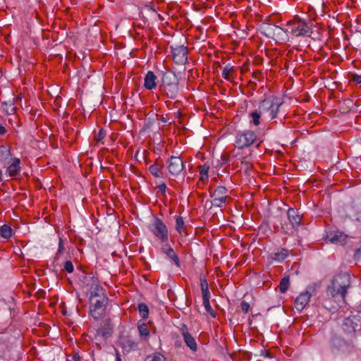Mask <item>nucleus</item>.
Instances as JSON below:
<instances>
[{
	"label": "nucleus",
	"instance_id": "9d476101",
	"mask_svg": "<svg viewBox=\"0 0 361 361\" xmlns=\"http://www.w3.org/2000/svg\"><path fill=\"white\" fill-rule=\"evenodd\" d=\"M173 61L180 65H184L188 61V49L183 45L171 47Z\"/></svg>",
	"mask_w": 361,
	"mask_h": 361
},
{
	"label": "nucleus",
	"instance_id": "4468645a",
	"mask_svg": "<svg viewBox=\"0 0 361 361\" xmlns=\"http://www.w3.org/2000/svg\"><path fill=\"white\" fill-rule=\"evenodd\" d=\"M311 296L312 294L309 290L301 293L295 300L294 305L295 309L299 312H302L310 302Z\"/></svg>",
	"mask_w": 361,
	"mask_h": 361
},
{
	"label": "nucleus",
	"instance_id": "a19ab883",
	"mask_svg": "<svg viewBox=\"0 0 361 361\" xmlns=\"http://www.w3.org/2000/svg\"><path fill=\"white\" fill-rule=\"evenodd\" d=\"M180 331L183 337L184 333H189L188 327L185 324H182L181 327L180 328Z\"/></svg>",
	"mask_w": 361,
	"mask_h": 361
},
{
	"label": "nucleus",
	"instance_id": "f257e3e1",
	"mask_svg": "<svg viewBox=\"0 0 361 361\" xmlns=\"http://www.w3.org/2000/svg\"><path fill=\"white\" fill-rule=\"evenodd\" d=\"M350 276L348 273H340L334 276L327 288V295L333 298H340L345 302L348 288L350 287Z\"/></svg>",
	"mask_w": 361,
	"mask_h": 361
},
{
	"label": "nucleus",
	"instance_id": "f03ea898",
	"mask_svg": "<svg viewBox=\"0 0 361 361\" xmlns=\"http://www.w3.org/2000/svg\"><path fill=\"white\" fill-rule=\"evenodd\" d=\"M161 91L169 99H176L178 93V80L173 72L162 74Z\"/></svg>",
	"mask_w": 361,
	"mask_h": 361
},
{
	"label": "nucleus",
	"instance_id": "5fc2aeb1",
	"mask_svg": "<svg viewBox=\"0 0 361 361\" xmlns=\"http://www.w3.org/2000/svg\"><path fill=\"white\" fill-rule=\"evenodd\" d=\"M2 172H1V170L0 169V175H1Z\"/></svg>",
	"mask_w": 361,
	"mask_h": 361
},
{
	"label": "nucleus",
	"instance_id": "ddd939ff",
	"mask_svg": "<svg viewBox=\"0 0 361 361\" xmlns=\"http://www.w3.org/2000/svg\"><path fill=\"white\" fill-rule=\"evenodd\" d=\"M119 343L123 350L127 353L131 350H137L139 349L138 343L131 336L122 335L119 338Z\"/></svg>",
	"mask_w": 361,
	"mask_h": 361
},
{
	"label": "nucleus",
	"instance_id": "a878e982",
	"mask_svg": "<svg viewBox=\"0 0 361 361\" xmlns=\"http://www.w3.org/2000/svg\"><path fill=\"white\" fill-rule=\"evenodd\" d=\"M261 115H262V114L261 112H259V110L258 109L250 113V116L252 118L251 122L255 126L259 125V123H260L259 119H260Z\"/></svg>",
	"mask_w": 361,
	"mask_h": 361
},
{
	"label": "nucleus",
	"instance_id": "6e6d98bb",
	"mask_svg": "<svg viewBox=\"0 0 361 361\" xmlns=\"http://www.w3.org/2000/svg\"><path fill=\"white\" fill-rule=\"evenodd\" d=\"M66 361H71V360H66Z\"/></svg>",
	"mask_w": 361,
	"mask_h": 361
},
{
	"label": "nucleus",
	"instance_id": "393cba45",
	"mask_svg": "<svg viewBox=\"0 0 361 361\" xmlns=\"http://www.w3.org/2000/svg\"><path fill=\"white\" fill-rule=\"evenodd\" d=\"M234 72L233 68L229 65L226 66L223 68L222 76L227 80H231L233 78V73Z\"/></svg>",
	"mask_w": 361,
	"mask_h": 361
},
{
	"label": "nucleus",
	"instance_id": "39448f33",
	"mask_svg": "<svg viewBox=\"0 0 361 361\" xmlns=\"http://www.w3.org/2000/svg\"><path fill=\"white\" fill-rule=\"evenodd\" d=\"M257 135L252 130L238 132L235 136V147L239 149L247 147L257 140Z\"/></svg>",
	"mask_w": 361,
	"mask_h": 361
},
{
	"label": "nucleus",
	"instance_id": "7ed1b4c3",
	"mask_svg": "<svg viewBox=\"0 0 361 361\" xmlns=\"http://www.w3.org/2000/svg\"><path fill=\"white\" fill-rule=\"evenodd\" d=\"M283 102L280 99L270 96L260 102L258 109L262 114H267L270 119L276 118L279 108Z\"/></svg>",
	"mask_w": 361,
	"mask_h": 361
},
{
	"label": "nucleus",
	"instance_id": "7c9ffc66",
	"mask_svg": "<svg viewBox=\"0 0 361 361\" xmlns=\"http://www.w3.org/2000/svg\"><path fill=\"white\" fill-rule=\"evenodd\" d=\"M20 167L19 166H16L15 164H11L8 169L7 171L10 176H16L19 171Z\"/></svg>",
	"mask_w": 361,
	"mask_h": 361
},
{
	"label": "nucleus",
	"instance_id": "a18cd8bd",
	"mask_svg": "<svg viewBox=\"0 0 361 361\" xmlns=\"http://www.w3.org/2000/svg\"><path fill=\"white\" fill-rule=\"evenodd\" d=\"M6 133V129L4 126L0 124V135H3Z\"/></svg>",
	"mask_w": 361,
	"mask_h": 361
},
{
	"label": "nucleus",
	"instance_id": "a211bd4d",
	"mask_svg": "<svg viewBox=\"0 0 361 361\" xmlns=\"http://www.w3.org/2000/svg\"><path fill=\"white\" fill-rule=\"evenodd\" d=\"M183 340L186 345L194 353L197 351V344L195 338L190 333L183 334Z\"/></svg>",
	"mask_w": 361,
	"mask_h": 361
},
{
	"label": "nucleus",
	"instance_id": "ea45409f",
	"mask_svg": "<svg viewBox=\"0 0 361 361\" xmlns=\"http://www.w3.org/2000/svg\"><path fill=\"white\" fill-rule=\"evenodd\" d=\"M202 300L209 299L210 293L209 288L202 290Z\"/></svg>",
	"mask_w": 361,
	"mask_h": 361
},
{
	"label": "nucleus",
	"instance_id": "8fccbe9b",
	"mask_svg": "<svg viewBox=\"0 0 361 361\" xmlns=\"http://www.w3.org/2000/svg\"><path fill=\"white\" fill-rule=\"evenodd\" d=\"M200 180L204 182L208 180V178H205V176L200 175Z\"/></svg>",
	"mask_w": 361,
	"mask_h": 361
},
{
	"label": "nucleus",
	"instance_id": "49530a36",
	"mask_svg": "<svg viewBox=\"0 0 361 361\" xmlns=\"http://www.w3.org/2000/svg\"><path fill=\"white\" fill-rule=\"evenodd\" d=\"M74 361H80V357L78 353L74 354L73 357Z\"/></svg>",
	"mask_w": 361,
	"mask_h": 361
},
{
	"label": "nucleus",
	"instance_id": "f704fd0d",
	"mask_svg": "<svg viewBox=\"0 0 361 361\" xmlns=\"http://www.w3.org/2000/svg\"><path fill=\"white\" fill-rule=\"evenodd\" d=\"M64 269L67 272L72 273L73 271V263L70 260L66 261L64 264Z\"/></svg>",
	"mask_w": 361,
	"mask_h": 361
},
{
	"label": "nucleus",
	"instance_id": "5701e85b",
	"mask_svg": "<svg viewBox=\"0 0 361 361\" xmlns=\"http://www.w3.org/2000/svg\"><path fill=\"white\" fill-rule=\"evenodd\" d=\"M185 229L186 228L183 218L180 216H177L176 219V230L179 233V234L182 235L185 232Z\"/></svg>",
	"mask_w": 361,
	"mask_h": 361
},
{
	"label": "nucleus",
	"instance_id": "4be33fe9",
	"mask_svg": "<svg viewBox=\"0 0 361 361\" xmlns=\"http://www.w3.org/2000/svg\"><path fill=\"white\" fill-rule=\"evenodd\" d=\"M0 235L5 239H8L12 235V228L7 224L0 226Z\"/></svg>",
	"mask_w": 361,
	"mask_h": 361
},
{
	"label": "nucleus",
	"instance_id": "09e8293b",
	"mask_svg": "<svg viewBox=\"0 0 361 361\" xmlns=\"http://www.w3.org/2000/svg\"><path fill=\"white\" fill-rule=\"evenodd\" d=\"M281 228L283 230L284 232L288 233V228L287 224H281Z\"/></svg>",
	"mask_w": 361,
	"mask_h": 361
},
{
	"label": "nucleus",
	"instance_id": "72a5a7b5",
	"mask_svg": "<svg viewBox=\"0 0 361 361\" xmlns=\"http://www.w3.org/2000/svg\"><path fill=\"white\" fill-rule=\"evenodd\" d=\"M271 30L272 31L273 35H276V36H280L282 35V33L286 32L283 29H282L279 26H273L271 27Z\"/></svg>",
	"mask_w": 361,
	"mask_h": 361
},
{
	"label": "nucleus",
	"instance_id": "f8f14e48",
	"mask_svg": "<svg viewBox=\"0 0 361 361\" xmlns=\"http://www.w3.org/2000/svg\"><path fill=\"white\" fill-rule=\"evenodd\" d=\"M357 317L352 315L344 319L343 323V329L344 331L350 333L356 331L359 328H360V321H361V312H358Z\"/></svg>",
	"mask_w": 361,
	"mask_h": 361
},
{
	"label": "nucleus",
	"instance_id": "aec40b11",
	"mask_svg": "<svg viewBox=\"0 0 361 361\" xmlns=\"http://www.w3.org/2000/svg\"><path fill=\"white\" fill-rule=\"evenodd\" d=\"M161 250L162 252H164L168 256V257H169L174 262L177 267H179L180 266L179 258L173 248H165L164 247H162Z\"/></svg>",
	"mask_w": 361,
	"mask_h": 361
},
{
	"label": "nucleus",
	"instance_id": "20e7f679",
	"mask_svg": "<svg viewBox=\"0 0 361 361\" xmlns=\"http://www.w3.org/2000/svg\"><path fill=\"white\" fill-rule=\"evenodd\" d=\"M108 300L106 295H99L98 298H89L90 314L94 319L97 320L104 316Z\"/></svg>",
	"mask_w": 361,
	"mask_h": 361
},
{
	"label": "nucleus",
	"instance_id": "6ab92c4d",
	"mask_svg": "<svg viewBox=\"0 0 361 361\" xmlns=\"http://www.w3.org/2000/svg\"><path fill=\"white\" fill-rule=\"evenodd\" d=\"M11 157L9 149L4 145L0 146V164L8 163L11 159Z\"/></svg>",
	"mask_w": 361,
	"mask_h": 361
},
{
	"label": "nucleus",
	"instance_id": "473e14b6",
	"mask_svg": "<svg viewBox=\"0 0 361 361\" xmlns=\"http://www.w3.org/2000/svg\"><path fill=\"white\" fill-rule=\"evenodd\" d=\"M203 305L206 311L208 313H209L213 317H215V313L209 304V299L203 300Z\"/></svg>",
	"mask_w": 361,
	"mask_h": 361
},
{
	"label": "nucleus",
	"instance_id": "4c0bfd02",
	"mask_svg": "<svg viewBox=\"0 0 361 361\" xmlns=\"http://www.w3.org/2000/svg\"><path fill=\"white\" fill-rule=\"evenodd\" d=\"M200 285L202 290L209 288L208 283L205 278H200Z\"/></svg>",
	"mask_w": 361,
	"mask_h": 361
},
{
	"label": "nucleus",
	"instance_id": "c9c22d12",
	"mask_svg": "<svg viewBox=\"0 0 361 361\" xmlns=\"http://www.w3.org/2000/svg\"><path fill=\"white\" fill-rule=\"evenodd\" d=\"M240 307H241L242 311L245 314H247L248 312L249 309H250V305L247 302H246L245 300L242 301L240 303Z\"/></svg>",
	"mask_w": 361,
	"mask_h": 361
},
{
	"label": "nucleus",
	"instance_id": "2f4dec72",
	"mask_svg": "<svg viewBox=\"0 0 361 361\" xmlns=\"http://www.w3.org/2000/svg\"><path fill=\"white\" fill-rule=\"evenodd\" d=\"M209 169V165H208L207 164H204L202 166H199L200 174L205 176V178H209V176H208Z\"/></svg>",
	"mask_w": 361,
	"mask_h": 361
},
{
	"label": "nucleus",
	"instance_id": "603ef678",
	"mask_svg": "<svg viewBox=\"0 0 361 361\" xmlns=\"http://www.w3.org/2000/svg\"><path fill=\"white\" fill-rule=\"evenodd\" d=\"M116 361H121V360L118 355H117Z\"/></svg>",
	"mask_w": 361,
	"mask_h": 361
},
{
	"label": "nucleus",
	"instance_id": "cd10ccee",
	"mask_svg": "<svg viewBox=\"0 0 361 361\" xmlns=\"http://www.w3.org/2000/svg\"><path fill=\"white\" fill-rule=\"evenodd\" d=\"M138 310L140 315L143 319H146L148 317L149 308L145 303H140L138 305Z\"/></svg>",
	"mask_w": 361,
	"mask_h": 361
},
{
	"label": "nucleus",
	"instance_id": "9b49d317",
	"mask_svg": "<svg viewBox=\"0 0 361 361\" xmlns=\"http://www.w3.org/2000/svg\"><path fill=\"white\" fill-rule=\"evenodd\" d=\"M167 164L168 170L173 176H178L184 169L183 161L180 157H171Z\"/></svg>",
	"mask_w": 361,
	"mask_h": 361
},
{
	"label": "nucleus",
	"instance_id": "0eeeda50",
	"mask_svg": "<svg viewBox=\"0 0 361 361\" xmlns=\"http://www.w3.org/2000/svg\"><path fill=\"white\" fill-rule=\"evenodd\" d=\"M287 25L290 29V32L296 37L309 36L312 33L311 28L304 20L300 19L295 21H290Z\"/></svg>",
	"mask_w": 361,
	"mask_h": 361
},
{
	"label": "nucleus",
	"instance_id": "2eb2a0df",
	"mask_svg": "<svg viewBox=\"0 0 361 361\" xmlns=\"http://www.w3.org/2000/svg\"><path fill=\"white\" fill-rule=\"evenodd\" d=\"M288 220L294 229H298L301 223V215L298 210L289 208L287 210Z\"/></svg>",
	"mask_w": 361,
	"mask_h": 361
},
{
	"label": "nucleus",
	"instance_id": "c85d7f7f",
	"mask_svg": "<svg viewBox=\"0 0 361 361\" xmlns=\"http://www.w3.org/2000/svg\"><path fill=\"white\" fill-rule=\"evenodd\" d=\"M162 167L163 166L161 165H159L157 163H155L149 166V171L154 176L159 177V172L162 169Z\"/></svg>",
	"mask_w": 361,
	"mask_h": 361
},
{
	"label": "nucleus",
	"instance_id": "c756f323",
	"mask_svg": "<svg viewBox=\"0 0 361 361\" xmlns=\"http://www.w3.org/2000/svg\"><path fill=\"white\" fill-rule=\"evenodd\" d=\"M288 256V250L282 249L280 252H275L274 259L277 261H282Z\"/></svg>",
	"mask_w": 361,
	"mask_h": 361
},
{
	"label": "nucleus",
	"instance_id": "6e6552de",
	"mask_svg": "<svg viewBox=\"0 0 361 361\" xmlns=\"http://www.w3.org/2000/svg\"><path fill=\"white\" fill-rule=\"evenodd\" d=\"M85 286L88 287L90 298H98L99 295H106L104 289L97 283V279L90 275L85 276L82 280Z\"/></svg>",
	"mask_w": 361,
	"mask_h": 361
},
{
	"label": "nucleus",
	"instance_id": "dca6fc26",
	"mask_svg": "<svg viewBox=\"0 0 361 361\" xmlns=\"http://www.w3.org/2000/svg\"><path fill=\"white\" fill-rule=\"evenodd\" d=\"M157 76L154 73L149 71L145 77L144 86L147 90H153L157 87Z\"/></svg>",
	"mask_w": 361,
	"mask_h": 361
},
{
	"label": "nucleus",
	"instance_id": "c03bdc74",
	"mask_svg": "<svg viewBox=\"0 0 361 361\" xmlns=\"http://www.w3.org/2000/svg\"><path fill=\"white\" fill-rule=\"evenodd\" d=\"M353 80L358 84L361 83V76H360L358 75H355L353 76Z\"/></svg>",
	"mask_w": 361,
	"mask_h": 361
},
{
	"label": "nucleus",
	"instance_id": "e433bc0d",
	"mask_svg": "<svg viewBox=\"0 0 361 361\" xmlns=\"http://www.w3.org/2000/svg\"><path fill=\"white\" fill-rule=\"evenodd\" d=\"M361 257V241L358 243V247L356 248L355 252L354 253V258L355 259H360Z\"/></svg>",
	"mask_w": 361,
	"mask_h": 361
},
{
	"label": "nucleus",
	"instance_id": "412c9836",
	"mask_svg": "<svg viewBox=\"0 0 361 361\" xmlns=\"http://www.w3.org/2000/svg\"><path fill=\"white\" fill-rule=\"evenodd\" d=\"M345 345V342L343 339L338 337H334L331 339V350L334 353L340 350L341 348Z\"/></svg>",
	"mask_w": 361,
	"mask_h": 361
},
{
	"label": "nucleus",
	"instance_id": "3c124183",
	"mask_svg": "<svg viewBox=\"0 0 361 361\" xmlns=\"http://www.w3.org/2000/svg\"><path fill=\"white\" fill-rule=\"evenodd\" d=\"M110 330H111V329H110L109 328H106V329H105V331H103V332H102V334H103L104 335H105V334H110Z\"/></svg>",
	"mask_w": 361,
	"mask_h": 361
},
{
	"label": "nucleus",
	"instance_id": "f3484780",
	"mask_svg": "<svg viewBox=\"0 0 361 361\" xmlns=\"http://www.w3.org/2000/svg\"><path fill=\"white\" fill-rule=\"evenodd\" d=\"M346 238L347 235L339 231L331 233L328 235L329 240L335 244L345 245Z\"/></svg>",
	"mask_w": 361,
	"mask_h": 361
},
{
	"label": "nucleus",
	"instance_id": "79ce46f5",
	"mask_svg": "<svg viewBox=\"0 0 361 361\" xmlns=\"http://www.w3.org/2000/svg\"><path fill=\"white\" fill-rule=\"evenodd\" d=\"M63 240L61 238H59V250H58V253L56 254V255H58L59 253H61L63 252Z\"/></svg>",
	"mask_w": 361,
	"mask_h": 361
},
{
	"label": "nucleus",
	"instance_id": "58836bf2",
	"mask_svg": "<svg viewBox=\"0 0 361 361\" xmlns=\"http://www.w3.org/2000/svg\"><path fill=\"white\" fill-rule=\"evenodd\" d=\"M105 137V133L102 129L99 130L98 134L95 136V140L97 142L101 141Z\"/></svg>",
	"mask_w": 361,
	"mask_h": 361
},
{
	"label": "nucleus",
	"instance_id": "1a4fd4ad",
	"mask_svg": "<svg viewBox=\"0 0 361 361\" xmlns=\"http://www.w3.org/2000/svg\"><path fill=\"white\" fill-rule=\"evenodd\" d=\"M228 190L224 186H218L213 192H210V196L212 198V204L221 207L230 199L227 195Z\"/></svg>",
	"mask_w": 361,
	"mask_h": 361
},
{
	"label": "nucleus",
	"instance_id": "bb28decb",
	"mask_svg": "<svg viewBox=\"0 0 361 361\" xmlns=\"http://www.w3.org/2000/svg\"><path fill=\"white\" fill-rule=\"evenodd\" d=\"M137 328L140 335L144 337L145 339H147L149 336V331L147 326L145 323H142L139 324Z\"/></svg>",
	"mask_w": 361,
	"mask_h": 361
},
{
	"label": "nucleus",
	"instance_id": "de8ad7c7",
	"mask_svg": "<svg viewBox=\"0 0 361 361\" xmlns=\"http://www.w3.org/2000/svg\"><path fill=\"white\" fill-rule=\"evenodd\" d=\"M11 164H15L16 166H19V164H20V159H18V158H15L13 159V163Z\"/></svg>",
	"mask_w": 361,
	"mask_h": 361
},
{
	"label": "nucleus",
	"instance_id": "b1692460",
	"mask_svg": "<svg viewBox=\"0 0 361 361\" xmlns=\"http://www.w3.org/2000/svg\"><path fill=\"white\" fill-rule=\"evenodd\" d=\"M290 286V277L289 276H286L281 279L280 283H279V290L281 293H286Z\"/></svg>",
	"mask_w": 361,
	"mask_h": 361
},
{
	"label": "nucleus",
	"instance_id": "37998d69",
	"mask_svg": "<svg viewBox=\"0 0 361 361\" xmlns=\"http://www.w3.org/2000/svg\"><path fill=\"white\" fill-rule=\"evenodd\" d=\"M158 188L161 191V193L164 194L166 192V185L165 183H162L158 186Z\"/></svg>",
	"mask_w": 361,
	"mask_h": 361
},
{
	"label": "nucleus",
	"instance_id": "423d86ee",
	"mask_svg": "<svg viewBox=\"0 0 361 361\" xmlns=\"http://www.w3.org/2000/svg\"><path fill=\"white\" fill-rule=\"evenodd\" d=\"M150 231L161 242L167 243L169 240L168 228L165 224L159 218H155L150 226Z\"/></svg>",
	"mask_w": 361,
	"mask_h": 361
},
{
	"label": "nucleus",
	"instance_id": "864d4df0",
	"mask_svg": "<svg viewBox=\"0 0 361 361\" xmlns=\"http://www.w3.org/2000/svg\"><path fill=\"white\" fill-rule=\"evenodd\" d=\"M355 219L357 220V221H360L359 217H356Z\"/></svg>",
	"mask_w": 361,
	"mask_h": 361
}]
</instances>
